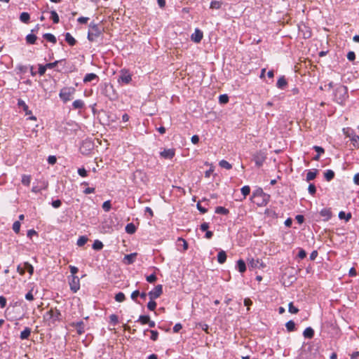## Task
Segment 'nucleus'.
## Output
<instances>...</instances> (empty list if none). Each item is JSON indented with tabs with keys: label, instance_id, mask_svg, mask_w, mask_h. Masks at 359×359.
Wrapping results in <instances>:
<instances>
[{
	"label": "nucleus",
	"instance_id": "46",
	"mask_svg": "<svg viewBox=\"0 0 359 359\" xmlns=\"http://www.w3.org/2000/svg\"><path fill=\"white\" fill-rule=\"evenodd\" d=\"M351 142L354 146V147H359V136L358 135H354L352 137H351Z\"/></svg>",
	"mask_w": 359,
	"mask_h": 359
},
{
	"label": "nucleus",
	"instance_id": "60",
	"mask_svg": "<svg viewBox=\"0 0 359 359\" xmlns=\"http://www.w3.org/2000/svg\"><path fill=\"white\" fill-rule=\"evenodd\" d=\"M139 294H140L139 290H135L132 292L130 297L133 301H135V302H137V297L139 296Z\"/></svg>",
	"mask_w": 359,
	"mask_h": 359
},
{
	"label": "nucleus",
	"instance_id": "42",
	"mask_svg": "<svg viewBox=\"0 0 359 359\" xmlns=\"http://www.w3.org/2000/svg\"><path fill=\"white\" fill-rule=\"evenodd\" d=\"M24 269L27 270L30 275H32L34 273V267L28 262L24 264Z\"/></svg>",
	"mask_w": 359,
	"mask_h": 359
},
{
	"label": "nucleus",
	"instance_id": "33",
	"mask_svg": "<svg viewBox=\"0 0 359 359\" xmlns=\"http://www.w3.org/2000/svg\"><path fill=\"white\" fill-rule=\"evenodd\" d=\"M324 177L327 181H330L334 178V172L332 170H327L324 173Z\"/></svg>",
	"mask_w": 359,
	"mask_h": 359
},
{
	"label": "nucleus",
	"instance_id": "5",
	"mask_svg": "<svg viewBox=\"0 0 359 359\" xmlns=\"http://www.w3.org/2000/svg\"><path fill=\"white\" fill-rule=\"evenodd\" d=\"M60 316L61 313L59 310L50 309L45 313L44 318L47 320L55 323V321L60 320Z\"/></svg>",
	"mask_w": 359,
	"mask_h": 359
},
{
	"label": "nucleus",
	"instance_id": "11",
	"mask_svg": "<svg viewBox=\"0 0 359 359\" xmlns=\"http://www.w3.org/2000/svg\"><path fill=\"white\" fill-rule=\"evenodd\" d=\"M269 198V195L265 194L262 189L259 188L253 191L252 198Z\"/></svg>",
	"mask_w": 359,
	"mask_h": 359
},
{
	"label": "nucleus",
	"instance_id": "10",
	"mask_svg": "<svg viewBox=\"0 0 359 359\" xmlns=\"http://www.w3.org/2000/svg\"><path fill=\"white\" fill-rule=\"evenodd\" d=\"M175 154V151L174 149H164L163 151L160 153V156L162 158L166 159H172Z\"/></svg>",
	"mask_w": 359,
	"mask_h": 359
},
{
	"label": "nucleus",
	"instance_id": "24",
	"mask_svg": "<svg viewBox=\"0 0 359 359\" xmlns=\"http://www.w3.org/2000/svg\"><path fill=\"white\" fill-rule=\"evenodd\" d=\"M31 334V329L29 327H25L23 331L20 333V339H27Z\"/></svg>",
	"mask_w": 359,
	"mask_h": 359
},
{
	"label": "nucleus",
	"instance_id": "28",
	"mask_svg": "<svg viewBox=\"0 0 359 359\" xmlns=\"http://www.w3.org/2000/svg\"><path fill=\"white\" fill-rule=\"evenodd\" d=\"M26 41L29 44H34L36 43V41L37 39V37L36 35L29 34L26 36Z\"/></svg>",
	"mask_w": 359,
	"mask_h": 359
},
{
	"label": "nucleus",
	"instance_id": "31",
	"mask_svg": "<svg viewBox=\"0 0 359 359\" xmlns=\"http://www.w3.org/2000/svg\"><path fill=\"white\" fill-rule=\"evenodd\" d=\"M351 213L348 212V214H346L344 211H341L339 213V218L340 219H345L346 222H348L351 218Z\"/></svg>",
	"mask_w": 359,
	"mask_h": 359
},
{
	"label": "nucleus",
	"instance_id": "34",
	"mask_svg": "<svg viewBox=\"0 0 359 359\" xmlns=\"http://www.w3.org/2000/svg\"><path fill=\"white\" fill-rule=\"evenodd\" d=\"M229 210L228 209L225 208L224 207L217 206L215 208V213H217V214L227 215V214H229Z\"/></svg>",
	"mask_w": 359,
	"mask_h": 359
},
{
	"label": "nucleus",
	"instance_id": "1",
	"mask_svg": "<svg viewBox=\"0 0 359 359\" xmlns=\"http://www.w3.org/2000/svg\"><path fill=\"white\" fill-rule=\"evenodd\" d=\"M75 92L76 89L74 87H64L60 90L59 97L64 103H66L72 99Z\"/></svg>",
	"mask_w": 359,
	"mask_h": 359
},
{
	"label": "nucleus",
	"instance_id": "50",
	"mask_svg": "<svg viewBox=\"0 0 359 359\" xmlns=\"http://www.w3.org/2000/svg\"><path fill=\"white\" fill-rule=\"evenodd\" d=\"M102 208L105 212H109L111 209L110 201H104L102 204Z\"/></svg>",
	"mask_w": 359,
	"mask_h": 359
},
{
	"label": "nucleus",
	"instance_id": "49",
	"mask_svg": "<svg viewBox=\"0 0 359 359\" xmlns=\"http://www.w3.org/2000/svg\"><path fill=\"white\" fill-rule=\"evenodd\" d=\"M219 101L221 104H226L229 102V97L225 94L221 95L219 97Z\"/></svg>",
	"mask_w": 359,
	"mask_h": 359
},
{
	"label": "nucleus",
	"instance_id": "13",
	"mask_svg": "<svg viewBox=\"0 0 359 359\" xmlns=\"http://www.w3.org/2000/svg\"><path fill=\"white\" fill-rule=\"evenodd\" d=\"M72 326L76 328L77 333L79 334H82L85 332V326L83 321H79L76 323H73Z\"/></svg>",
	"mask_w": 359,
	"mask_h": 359
},
{
	"label": "nucleus",
	"instance_id": "35",
	"mask_svg": "<svg viewBox=\"0 0 359 359\" xmlns=\"http://www.w3.org/2000/svg\"><path fill=\"white\" fill-rule=\"evenodd\" d=\"M31 176L30 175H23L22 176V184L25 185V186H29L30 184V182H31Z\"/></svg>",
	"mask_w": 359,
	"mask_h": 359
},
{
	"label": "nucleus",
	"instance_id": "59",
	"mask_svg": "<svg viewBox=\"0 0 359 359\" xmlns=\"http://www.w3.org/2000/svg\"><path fill=\"white\" fill-rule=\"evenodd\" d=\"M347 59L353 61L355 59V54L353 51H349L347 54Z\"/></svg>",
	"mask_w": 359,
	"mask_h": 359
},
{
	"label": "nucleus",
	"instance_id": "21",
	"mask_svg": "<svg viewBox=\"0 0 359 359\" xmlns=\"http://www.w3.org/2000/svg\"><path fill=\"white\" fill-rule=\"evenodd\" d=\"M136 255H137L136 253H132V254L126 255L124 257L125 262L126 264H130L133 263V262L135 261Z\"/></svg>",
	"mask_w": 359,
	"mask_h": 359
},
{
	"label": "nucleus",
	"instance_id": "37",
	"mask_svg": "<svg viewBox=\"0 0 359 359\" xmlns=\"http://www.w3.org/2000/svg\"><path fill=\"white\" fill-rule=\"evenodd\" d=\"M150 318L149 316H144L142 315L139 317L137 322H140L142 325L147 324V323L149 321Z\"/></svg>",
	"mask_w": 359,
	"mask_h": 359
},
{
	"label": "nucleus",
	"instance_id": "54",
	"mask_svg": "<svg viewBox=\"0 0 359 359\" xmlns=\"http://www.w3.org/2000/svg\"><path fill=\"white\" fill-rule=\"evenodd\" d=\"M20 222H18V221L15 222L13 223V230L15 233H18L20 231Z\"/></svg>",
	"mask_w": 359,
	"mask_h": 359
},
{
	"label": "nucleus",
	"instance_id": "27",
	"mask_svg": "<svg viewBox=\"0 0 359 359\" xmlns=\"http://www.w3.org/2000/svg\"><path fill=\"white\" fill-rule=\"evenodd\" d=\"M125 230L126 233L133 234L136 231V226L133 223H129L126 226Z\"/></svg>",
	"mask_w": 359,
	"mask_h": 359
},
{
	"label": "nucleus",
	"instance_id": "9",
	"mask_svg": "<svg viewBox=\"0 0 359 359\" xmlns=\"http://www.w3.org/2000/svg\"><path fill=\"white\" fill-rule=\"evenodd\" d=\"M248 266L252 269H262L265 265L259 259L251 258L248 259Z\"/></svg>",
	"mask_w": 359,
	"mask_h": 359
},
{
	"label": "nucleus",
	"instance_id": "16",
	"mask_svg": "<svg viewBox=\"0 0 359 359\" xmlns=\"http://www.w3.org/2000/svg\"><path fill=\"white\" fill-rule=\"evenodd\" d=\"M85 107V103L82 100H76L72 103L74 109H81Z\"/></svg>",
	"mask_w": 359,
	"mask_h": 359
},
{
	"label": "nucleus",
	"instance_id": "44",
	"mask_svg": "<svg viewBox=\"0 0 359 359\" xmlns=\"http://www.w3.org/2000/svg\"><path fill=\"white\" fill-rule=\"evenodd\" d=\"M242 194L243 195L244 198H245L250 192V188L249 186L246 185L241 188V189Z\"/></svg>",
	"mask_w": 359,
	"mask_h": 359
},
{
	"label": "nucleus",
	"instance_id": "29",
	"mask_svg": "<svg viewBox=\"0 0 359 359\" xmlns=\"http://www.w3.org/2000/svg\"><path fill=\"white\" fill-rule=\"evenodd\" d=\"M317 170H309L306 174V181L309 182L314 180L317 175Z\"/></svg>",
	"mask_w": 359,
	"mask_h": 359
},
{
	"label": "nucleus",
	"instance_id": "23",
	"mask_svg": "<svg viewBox=\"0 0 359 359\" xmlns=\"http://www.w3.org/2000/svg\"><path fill=\"white\" fill-rule=\"evenodd\" d=\"M65 41L72 46H74L76 43V39L69 32L65 34Z\"/></svg>",
	"mask_w": 359,
	"mask_h": 359
},
{
	"label": "nucleus",
	"instance_id": "40",
	"mask_svg": "<svg viewBox=\"0 0 359 359\" xmlns=\"http://www.w3.org/2000/svg\"><path fill=\"white\" fill-rule=\"evenodd\" d=\"M88 241V238L87 237L83 236H80L78 240H77V242H76V244L78 246H83Z\"/></svg>",
	"mask_w": 359,
	"mask_h": 359
},
{
	"label": "nucleus",
	"instance_id": "58",
	"mask_svg": "<svg viewBox=\"0 0 359 359\" xmlns=\"http://www.w3.org/2000/svg\"><path fill=\"white\" fill-rule=\"evenodd\" d=\"M62 60H56L53 62H50V63H47L46 65V67L47 69H52V68H54L55 67H56V65L60 62Z\"/></svg>",
	"mask_w": 359,
	"mask_h": 359
},
{
	"label": "nucleus",
	"instance_id": "8",
	"mask_svg": "<svg viewBox=\"0 0 359 359\" xmlns=\"http://www.w3.org/2000/svg\"><path fill=\"white\" fill-rule=\"evenodd\" d=\"M162 293H163V287L161 285H158L148 293V295H149L150 299H155L159 297Z\"/></svg>",
	"mask_w": 359,
	"mask_h": 359
},
{
	"label": "nucleus",
	"instance_id": "55",
	"mask_svg": "<svg viewBox=\"0 0 359 359\" xmlns=\"http://www.w3.org/2000/svg\"><path fill=\"white\" fill-rule=\"evenodd\" d=\"M309 193L311 195H314L316 192V188L313 184H310L308 187Z\"/></svg>",
	"mask_w": 359,
	"mask_h": 359
},
{
	"label": "nucleus",
	"instance_id": "52",
	"mask_svg": "<svg viewBox=\"0 0 359 359\" xmlns=\"http://www.w3.org/2000/svg\"><path fill=\"white\" fill-rule=\"evenodd\" d=\"M156 279L157 278L155 273H152L146 277L147 281L151 283H154L156 280Z\"/></svg>",
	"mask_w": 359,
	"mask_h": 359
},
{
	"label": "nucleus",
	"instance_id": "64",
	"mask_svg": "<svg viewBox=\"0 0 359 359\" xmlns=\"http://www.w3.org/2000/svg\"><path fill=\"white\" fill-rule=\"evenodd\" d=\"M78 173L81 177H86L87 176V171L83 168H79L78 169Z\"/></svg>",
	"mask_w": 359,
	"mask_h": 359
},
{
	"label": "nucleus",
	"instance_id": "47",
	"mask_svg": "<svg viewBox=\"0 0 359 359\" xmlns=\"http://www.w3.org/2000/svg\"><path fill=\"white\" fill-rule=\"evenodd\" d=\"M288 311L291 313H297L299 309L293 305L292 302H290L288 305Z\"/></svg>",
	"mask_w": 359,
	"mask_h": 359
},
{
	"label": "nucleus",
	"instance_id": "41",
	"mask_svg": "<svg viewBox=\"0 0 359 359\" xmlns=\"http://www.w3.org/2000/svg\"><path fill=\"white\" fill-rule=\"evenodd\" d=\"M222 6V2L218 1H212L210 3V8L212 9H219Z\"/></svg>",
	"mask_w": 359,
	"mask_h": 359
},
{
	"label": "nucleus",
	"instance_id": "6",
	"mask_svg": "<svg viewBox=\"0 0 359 359\" xmlns=\"http://www.w3.org/2000/svg\"><path fill=\"white\" fill-rule=\"evenodd\" d=\"M70 290L73 292H76L80 289V280L76 276H69L68 277Z\"/></svg>",
	"mask_w": 359,
	"mask_h": 359
},
{
	"label": "nucleus",
	"instance_id": "14",
	"mask_svg": "<svg viewBox=\"0 0 359 359\" xmlns=\"http://www.w3.org/2000/svg\"><path fill=\"white\" fill-rule=\"evenodd\" d=\"M203 38V32L196 29L194 33L191 35V40L196 43H199Z\"/></svg>",
	"mask_w": 359,
	"mask_h": 359
},
{
	"label": "nucleus",
	"instance_id": "22",
	"mask_svg": "<svg viewBox=\"0 0 359 359\" xmlns=\"http://www.w3.org/2000/svg\"><path fill=\"white\" fill-rule=\"evenodd\" d=\"M303 335L305 338H308V339H311L313 337L314 335V331L311 328V327H306L304 332H303Z\"/></svg>",
	"mask_w": 359,
	"mask_h": 359
},
{
	"label": "nucleus",
	"instance_id": "19",
	"mask_svg": "<svg viewBox=\"0 0 359 359\" xmlns=\"http://www.w3.org/2000/svg\"><path fill=\"white\" fill-rule=\"evenodd\" d=\"M226 260V254L224 251L222 250L217 254V262L219 264H224Z\"/></svg>",
	"mask_w": 359,
	"mask_h": 359
},
{
	"label": "nucleus",
	"instance_id": "51",
	"mask_svg": "<svg viewBox=\"0 0 359 359\" xmlns=\"http://www.w3.org/2000/svg\"><path fill=\"white\" fill-rule=\"evenodd\" d=\"M177 242H178L179 244L180 243H182V246H183V250L184 251H186L188 249V243L186 241V240H184L182 238H178Z\"/></svg>",
	"mask_w": 359,
	"mask_h": 359
},
{
	"label": "nucleus",
	"instance_id": "38",
	"mask_svg": "<svg viewBox=\"0 0 359 359\" xmlns=\"http://www.w3.org/2000/svg\"><path fill=\"white\" fill-rule=\"evenodd\" d=\"M285 327L288 332H292L295 329V323L292 320H289L286 323Z\"/></svg>",
	"mask_w": 359,
	"mask_h": 359
},
{
	"label": "nucleus",
	"instance_id": "57",
	"mask_svg": "<svg viewBox=\"0 0 359 359\" xmlns=\"http://www.w3.org/2000/svg\"><path fill=\"white\" fill-rule=\"evenodd\" d=\"M52 206L54 208H58L61 206L62 205V202L59 199H57V200H55L52 202L51 203Z\"/></svg>",
	"mask_w": 359,
	"mask_h": 359
},
{
	"label": "nucleus",
	"instance_id": "7",
	"mask_svg": "<svg viewBox=\"0 0 359 359\" xmlns=\"http://www.w3.org/2000/svg\"><path fill=\"white\" fill-rule=\"evenodd\" d=\"M132 81V75L126 69H122L118 78V82H122L125 84H128Z\"/></svg>",
	"mask_w": 359,
	"mask_h": 359
},
{
	"label": "nucleus",
	"instance_id": "63",
	"mask_svg": "<svg viewBox=\"0 0 359 359\" xmlns=\"http://www.w3.org/2000/svg\"><path fill=\"white\" fill-rule=\"evenodd\" d=\"M306 252L303 249H301L299 251V253H298V257L300 258L301 259H303L306 257Z\"/></svg>",
	"mask_w": 359,
	"mask_h": 359
},
{
	"label": "nucleus",
	"instance_id": "18",
	"mask_svg": "<svg viewBox=\"0 0 359 359\" xmlns=\"http://www.w3.org/2000/svg\"><path fill=\"white\" fill-rule=\"evenodd\" d=\"M18 105L20 107L22 108V109L25 111L26 114H32V111L30 110H29L28 106L26 104L25 101H23L22 100H20V99L18 100Z\"/></svg>",
	"mask_w": 359,
	"mask_h": 359
},
{
	"label": "nucleus",
	"instance_id": "30",
	"mask_svg": "<svg viewBox=\"0 0 359 359\" xmlns=\"http://www.w3.org/2000/svg\"><path fill=\"white\" fill-rule=\"evenodd\" d=\"M30 15L27 12H22L20 15V20L24 23H28L29 22Z\"/></svg>",
	"mask_w": 359,
	"mask_h": 359
},
{
	"label": "nucleus",
	"instance_id": "15",
	"mask_svg": "<svg viewBox=\"0 0 359 359\" xmlns=\"http://www.w3.org/2000/svg\"><path fill=\"white\" fill-rule=\"evenodd\" d=\"M252 202L258 206H263L267 204L269 198H251Z\"/></svg>",
	"mask_w": 359,
	"mask_h": 359
},
{
	"label": "nucleus",
	"instance_id": "62",
	"mask_svg": "<svg viewBox=\"0 0 359 359\" xmlns=\"http://www.w3.org/2000/svg\"><path fill=\"white\" fill-rule=\"evenodd\" d=\"M313 149L318 153V154L321 155L325 152V150L323 147L319 146H314Z\"/></svg>",
	"mask_w": 359,
	"mask_h": 359
},
{
	"label": "nucleus",
	"instance_id": "17",
	"mask_svg": "<svg viewBox=\"0 0 359 359\" xmlns=\"http://www.w3.org/2000/svg\"><path fill=\"white\" fill-rule=\"evenodd\" d=\"M236 269L240 273H244L246 271V265L243 259H239L236 264Z\"/></svg>",
	"mask_w": 359,
	"mask_h": 359
},
{
	"label": "nucleus",
	"instance_id": "48",
	"mask_svg": "<svg viewBox=\"0 0 359 359\" xmlns=\"http://www.w3.org/2000/svg\"><path fill=\"white\" fill-rule=\"evenodd\" d=\"M156 307V303L154 301V299H151L147 304V308L150 311H154Z\"/></svg>",
	"mask_w": 359,
	"mask_h": 359
},
{
	"label": "nucleus",
	"instance_id": "36",
	"mask_svg": "<svg viewBox=\"0 0 359 359\" xmlns=\"http://www.w3.org/2000/svg\"><path fill=\"white\" fill-rule=\"evenodd\" d=\"M219 165L220 167L222 168H224L226 170H230L232 168V165L231 164H230L228 161H226V160H221L219 162Z\"/></svg>",
	"mask_w": 359,
	"mask_h": 359
},
{
	"label": "nucleus",
	"instance_id": "12",
	"mask_svg": "<svg viewBox=\"0 0 359 359\" xmlns=\"http://www.w3.org/2000/svg\"><path fill=\"white\" fill-rule=\"evenodd\" d=\"M320 215L324 217V221H328L332 217V211L330 208H323L320 210Z\"/></svg>",
	"mask_w": 359,
	"mask_h": 359
},
{
	"label": "nucleus",
	"instance_id": "32",
	"mask_svg": "<svg viewBox=\"0 0 359 359\" xmlns=\"http://www.w3.org/2000/svg\"><path fill=\"white\" fill-rule=\"evenodd\" d=\"M149 332L151 333V339L152 341H156L158 338V332L156 330H145L144 331V334H146V332Z\"/></svg>",
	"mask_w": 359,
	"mask_h": 359
},
{
	"label": "nucleus",
	"instance_id": "2",
	"mask_svg": "<svg viewBox=\"0 0 359 359\" xmlns=\"http://www.w3.org/2000/svg\"><path fill=\"white\" fill-rule=\"evenodd\" d=\"M102 34V29L97 24L91 22L89 25L88 39L90 41H95Z\"/></svg>",
	"mask_w": 359,
	"mask_h": 359
},
{
	"label": "nucleus",
	"instance_id": "53",
	"mask_svg": "<svg viewBox=\"0 0 359 359\" xmlns=\"http://www.w3.org/2000/svg\"><path fill=\"white\" fill-rule=\"evenodd\" d=\"M47 69V67H46V65H39V74L40 76H43L45 73H46V71Z\"/></svg>",
	"mask_w": 359,
	"mask_h": 359
},
{
	"label": "nucleus",
	"instance_id": "43",
	"mask_svg": "<svg viewBox=\"0 0 359 359\" xmlns=\"http://www.w3.org/2000/svg\"><path fill=\"white\" fill-rule=\"evenodd\" d=\"M102 248H103L102 243L98 240H96L94 242V243L93 244V248L94 250H100L102 249Z\"/></svg>",
	"mask_w": 359,
	"mask_h": 359
},
{
	"label": "nucleus",
	"instance_id": "56",
	"mask_svg": "<svg viewBox=\"0 0 359 359\" xmlns=\"http://www.w3.org/2000/svg\"><path fill=\"white\" fill-rule=\"evenodd\" d=\"M109 319H110V322L113 324V325H116L118 322V316L115 314H111L110 316H109Z\"/></svg>",
	"mask_w": 359,
	"mask_h": 359
},
{
	"label": "nucleus",
	"instance_id": "20",
	"mask_svg": "<svg viewBox=\"0 0 359 359\" xmlns=\"http://www.w3.org/2000/svg\"><path fill=\"white\" fill-rule=\"evenodd\" d=\"M287 83L285 77L281 76L278 79L276 86L278 88L283 89L287 86Z\"/></svg>",
	"mask_w": 359,
	"mask_h": 359
},
{
	"label": "nucleus",
	"instance_id": "25",
	"mask_svg": "<svg viewBox=\"0 0 359 359\" xmlns=\"http://www.w3.org/2000/svg\"><path fill=\"white\" fill-rule=\"evenodd\" d=\"M97 79V76L95 74L89 73V74H86V76H84L83 82L88 83V82L93 81L94 79Z\"/></svg>",
	"mask_w": 359,
	"mask_h": 359
},
{
	"label": "nucleus",
	"instance_id": "39",
	"mask_svg": "<svg viewBox=\"0 0 359 359\" xmlns=\"http://www.w3.org/2000/svg\"><path fill=\"white\" fill-rule=\"evenodd\" d=\"M114 298H115V300L118 302H123L126 299L125 294L121 292H119L118 293H117L115 295Z\"/></svg>",
	"mask_w": 359,
	"mask_h": 359
},
{
	"label": "nucleus",
	"instance_id": "3",
	"mask_svg": "<svg viewBox=\"0 0 359 359\" xmlns=\"http://www.w3.org/2000/svg\"><path fill=\"white\" fill-rule=\"evenodd\" d=\"M347 95V88L344 86H340L335 90L334 97L337 103L342 104Z\"/></svg>",
	"mask_w": 359,
	"mask_h": 359
},
{
	"label": "nucleus",
	"instance_id": "4",
	"mask_svg": "<svg viewBox=\"0 0 359 359\" xmlns=\"http://www.w3.org/2000/svg\"><path fill=\"white\" fill-rule=\"evenodd\" d=\"M266 158V153L262 150L255 152L252 155V160L255 161L256 166L260 168L264 164Z\"/></svg>",
	"mask_w": 359,
	"mask_h": 359
},
{
	"label": "nucleus",
	"instance_id": "61",
	"mask_svg": "<svg viewBox=\"0 0 359 359\" xmlns=\"http://www.w3.org/2000/svg\"><path fill=\"white\" fill-rule=\"evenodd\" d=\"M57 158L55 156H49L48 158V163L50 165H54L56 163Z\"/></svg>",
	"mask_w": 359,
	"mask_h": 359
},
{
	"label": "nucleus",
	"instance_id": "45",
	"mask_svg": "<svg viewBox=\"0 0 359 359\" xmlns=\"http://www.w3.org/2000/svg\"><path fill=\"white\" fill-rule=\"evenodd\" d=\"M50 15H51L50 18L53 20V22L55 24L58 23L60 19H59V16H58L57 13L55 11H52L50 12Z\"/></svg>",
	"mask_w": 359,
	"mask_h": 359
},
{
	"label": "nucleus",
	"instance_id": "26",
	"mask_svg": "<svg viewBox=\"0 0 359 359\" xmlns=\"http://www.w3.org/2000/svg\"><path fill=\"white\" fill-rule=\"evenodd\" d=\"M43 37L50 43H55L57 42L56 37L50 33L44 34Z\"/></svg>",
	"mask_w": 359,
	"mask_h": 359
}]
</instances>
